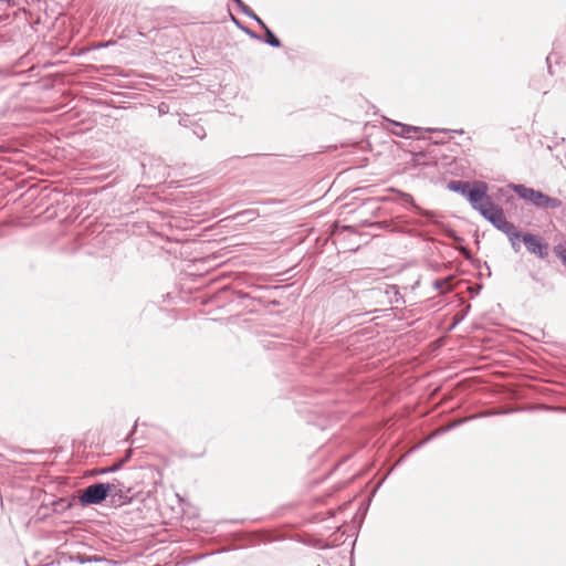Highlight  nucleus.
Returning <instances> with one entry per match:
<instances>
[{
    "mask_svg": "<svg viewBox=\"0 0 566 566\" xmlns=\"http://www.w3.org/2000/svg\"><path fill=\"white\" fill-rule=\"evenodd\" d=\"M448 187H449V189H451L453 191H458V192H461L467 196L470 185H469V182H464V181H451Z\"/></svg>",
    "mask_w": 566,
    "mask_h": 566,
    "instance_id": "9",
    "label": "nucleus"
},
{
    "mask_svg": "<svg viewBox=\"0 0 566 566\" xmlns=\"http://www.w3.org/2000/svg\"><path fill=\"white\" fill-rule=\"evenodd\" d=\"M390 126H391L390 127V132L394 135H397V136H400V137H405V138L412 137V135L418 133V130H419L415 126L405 125V124H400V123H396V122H391Z\"/></svg>",
    "mask_w": 566,
    "mask_h": 566,
    "instance_id": "6",
    "label": "nucleus"
},
{
    "mask_svg": "<svg viewBox=\"0 0 566 566\" xmlns=\"http://www.w3.org/2000/svg\"><path fill=\"white\" fill-rule=\"evenodd\" d=\"M489 221L492 222L497 229L505 232L507 235L516 238L520 237L515 230V227L506 220L502 208L495 211V214L490 218Z\"/></svg>",
    "mask_w": 566,
    "mask_h": 566,
    "instance_id": "5",
    "label": "nucleus"
},
{
    "mask_svg": "<svg viewBox=\"0 0 566 566\" xmlns=\"http://www.w3.org/2000/svg\"><path fill=\"white\" fill-rule=\"evenodd\" d=\"M554 252L556 255L563 261L566 265V240L554 248Z\"/></svg>",
    "mask_w": 566,
    "mask_h": 566,
    "instance_id": "10",
    "label": "nucleus"
},
{
    "mask_svg": "<svg viewBox=\"0 0 566 566\" xmlns=\"http://www.w3.org/2000/svg\"><path fill=\"white\" fill-rule=\"evenodd\" d=\"M488 187L484 182H475L468 191V200L474 209H479L490 198L486 196Z\"/></svg>",
    "mask_w": 566,
    "mask_h": 566,
    "instance_id": "3",
    "label": "nucleus"
},
{
    "mask_svg": "<svg viewBox=\"0 0 566 566\" xmlns=\"http://www.w3.org/2000/svg\"><path fill=\"white\" fill-rule=\"evenodd\" d=\"M117 467H113V468H109V469H103L101 471V473H105V472H108V471H112V470H115Z\"/></svg>",
    "mask_w": 566,
    "mask_h": 566,
    "instance_id": "11",
    "label": "nucleus"
},
{
    "mask_svg": "<svg viewBox=\"0 0 566 566\" xmlns=\"http://www.w3.org/2000/svg\"><path fill=\"white\" fill-rule=\"evenodd\" d=\"M113 490L114 485L109 483H96L90 485L84 490L83 494L81 495V503L98 504L103 502L107 497L108 493H111Z\"/></svg>",
    "mask_w": 566,
    "mask_h": 566,
    "instance_id": "2",
    "label": "nucleus"
},
{
    "mask_svg": "<svg viewBox=\"0 0 566 566\" xmlns=\"http://www.w3.org/2000/svg\"><path fill=\"white\" fill-rule=\"evenodd\" d=\"M499 209L500 207L494 205L491 199H489L478 210L485 219L490 220V218H492L495 214V211Z\"/></svg>",
    "mask_w": 566,
    "mask_h": 566,
    "instance_id": "7",
    "label": "nucleus"
},
{
    "mask_svg": "<svg viewBox=\"0 0 566 566\" xmlns=\"http://www.w3.org/2000/svg\"><path fill=\"white\" fill-rule=\"evenodd\" d=\"M258 22L261 24V27L264 29L265 31V41L272 45V46H275V48H279L281 46V42L280 40L273 34V32L264 24V22L256 18Z\"/></svg>",
    "mask_w": 566,
    "mask_h": 566,
    "instance_id": "8",
    "label": "nucleus"
},
{
    "mask_svg": "<svg viewBox=\"0 0 566 566\" xmlns=\"http://www.w3.org/2000/svg\"><path fill=\"white\" fill-rule=\"evenodd\" d=\"M523 242L531 253L536 254L542 259L547 256V245L542 243L537 235L526 233L523 235Z\"/></svg>",
    "mask_w": 566,
    "mask_h": 566,
    "instance_id": "4",
    "label": "nucleus"
},
{
    "mask_svg": "<svg viewBox=\"0 0 566 566\" xmlns=\"http://www.w3.org/2000/svg\"><path fill=\"white\" fill-rule=\"evenodd\" d=\"M514 191L520 198L533 203L538 208L554 209L562 206L560 200L557 198H552L542 191L525 187L523 185L515 186Z\"/></svg>",
    "mask_w": 566,
    "mask_h": 566,
    "instance_id": "1",
    "label": "nucleus"
}]
</instances>
